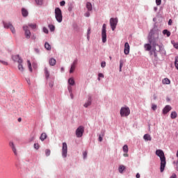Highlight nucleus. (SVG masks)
<instances>
[{
	"label": "nucleus",
	"mask_w": 178,
	"mask_h": 178,
	"mask_svg": "<svg viewBox=\"0 0 178 178\" xmlns=\"http://www.w3.org/2000/svg\"><path fill=\"white\" fill-rule=\"evenodd\" d=\"M159 38V31L158 29H152L149 33V42L144 45L145 51H150V55L154 54L156 58V52H165V49L158 44L156 40Z\"/></svg>",
	"instance_id": "nucleus-1"
},
{
	"label": "nucleus",
	"mask_w": 178,
	"mask_h": 178,
	"mask_svg": "<svg viewBox=\"0 0 178 178\" xmlns=\"http://www.w3.org/2000/svg\"><path fill=\"white\" fill-rule=\"evenodd\" d=\"M156 155L159 156L161 159L160 170L162 172L165 170V166H166V158L165 157V153H163V151L161 149H157L156 151Z\"/></svg>",
	"instance_id": "nucleus-2"
},
{
	"label": "nucleus",
	"mask_w": 178,
	"mask_h": 178,
	"mask_svg": "<svg viewBox=\"0 0 178 178\" xmlns=\"http://www.w3.org/2000/svg\"><path fill=\"white\" fill-rule=\"evenodd\" d=\"M55 17L58 23H62L63 16L62 15V10L59 8H55Z\"/></svg>",
	"instance_id": "nucleus-3"
},
{
	"label": "nucleus",
	"mask_w": 178,
	"mask_h": 178,
	"mask_svg": "<svg viewBox=\"0 0 178 178\" xmlns=\"http://www.w3.org/2000/svg\"><path fill=\"white\" fill-rule=\"evenodd\" d=\"M120 114L122 118L129 116V115H130V108L127 106L122 107L120 111Z\"/></svg>",
	"instance_id": "nucleus-4"
},
{
	"label": "nucleus",
	"mask_w": 178,
	"mask_h": 178,
	"mask_svg": "<svg viewBox=\"0 0 178 178\" xmlns=\"http://www.w3.org/2000/svg\"><path fill=\"white\" fill-rule=\"evenodd\" d=\"M4 29H10L13 34H16V29L10 22H3Z\"/></svg>",
	"instance_id": "nucleus-5"
},
{
	"label": "nucleus",
	"mask_w": 178,
	"mask_h": 178,
	"mask_svg": "<svg viewBox=\"0 0 178 178\" xmlns=\"http://www.w3.org/2000/svg\"><path fill=\"white\" fill-rule=\"evenodd\" d=\"M118 18H111L110 19V25L113 30V31H115V29H116V26H118Z\"/></svg>",
	"instance_id": "nucleus-6"
},
{
	"label": "nucleus",
	"mask_w": 178,
	"mask_h": 178,
	"mask_svg": "<svg viewBox=\"0 0 178 178\" xmlns=\"http://www.w3.org/2000/svg\"><path fill=\"white\" fill-rule=\"evenodd\" d=\"M102 42H106V24H104L102 31Z\"/></svg>",
	"instance_id": "nucleus-7"
},
{
	"label": "nucleus",
	"mask_w": 178,
	"mask_h": 178,
	"mask_svg": "<svg viewBox=\"0 0 178 178\" xmlns=\"http://www.w3.org/2000/svg\"><path fill=\"white\" fill-rule=\"evenodd\" d=\"M83 133H84V127L82 126H80L76 130V136L78 138L83 137Z\"/></svg>",
	"instance_id": "nucleus-8"
},
{
	"label": "nucleus",
	"mask_w": 178,
	"mask_h": 178,
	"mask_svg": "<svg viewBox=\"0 0 178 178\" xmlns=\"http://www.w3.org/2000/svg\"><path fill=\"white\" fill-rule=\"evenodd\" d=\"M62 155L63 158L67 156V144L66 143H63Z\"/></svg>",
	"instance_id": "nucleus-9"
},
{
	"label": "nucleus",
	"mask_w": 178,
	"mask_h": 178,
	"mask_svg": "<svg viewBox=\"0 0 178 178\" xmlns=\"http://www.w3.org/2000/svg\"><path fill=\"white\" fill-rule=\"evenodd\" d=\"M23 30L25 33L26 38L27 39L30 38V37H31V32H30V30H29V26L27 25L24 26Z\"/></svg>",
	"instance_id": "nucleus-10"
},
{
	"label": "nucleus",
	"mask_w": 178,
	"mask_h": 178,
	"mask_svg": "<svg viewBox=\"0 0 178 178\" xmlns=\"http://www.w3.org/2000/svg\"><path fill=\"white\" fill-rule=\"evenodd\" d=\"M124 53L125 55H129V54H130V45L129 44V42H125L124 44Z\"/></svg>",
	"instance_id": "nucleus-11"
},
{
	"label": "nucleus",
	"mask_w": 178,
	"mask_h": 178,
	"mask_svg": "<svg viewBox=\"0 0 178 178\" xmlns=\"http://www.w3.org/2000/svg\"><path fill=\"white\" fill-rule=\"evenodd\" d=\"M13 60L14 62H17L18 63H23V60L20 58V56L19 55H14L12 56Z\"/></svg>",
	"instance_id": "nucleus-12"
},
{
	"label": "nucleus",
	"mask_w": 178,
	"mask_h": 178,
	"mask_svg": "<svg viewBox=\"0 0 178 178\" xmlns=\"http://www.w3.org/2000/svg\"><path fill=\"white\" fill-rule=\"evenodd\" d=\"M172 111V106L167 105L164 107L163 109V115H166L168 112H170Z\"/></svg>",
	"instance_id": "nucleus-13"
},
{
	"label": "nucleus",
	"mask_w": 178,
	"mask_h": 178,
	"mask_svg": "<svg viewBox=\"0 0 178 178\" xmlns=\"http://www.w3.org/2000/svg\"><path fill=\"white\" fill-rule=\"evenodd\" d=\"M76 65H77V60H74L73 63L71 65L70 73H73V72H74V70L76 69Z\"/></svg>",
	"instance_id": "nucleus-14"
},
{
	"label": "nucleus",
	"mask_w": 178,
	"mask_h": 178,
	"mask_svg": "<svg viewBox=\"0 0 178 178\" xmlns=\"http://www.w3.org/2000/svg\"><path fill=\"white\" fill-rule=\"evenodd\" d=\"M9 145L12 148L13 152H14L15 155H17V150H16L15 143H13V142H10Z\"/></svg>",
	"instance_id": "nucleus-15"
},
{
	"label": "nucleus",
	"mask_w": 178,
	"mask_h": 178,
	"mask_svg": "<svg viewBox=\"0 0 178 178\" xmlns=\"http://www.w3.org/2000/svg\"><path fill=\"white\" fill-rule=\"evenodd\" d=\"M143 138L145 141H151L152 140V138L151 137V135L146 134L144 135Z\"/></svg>",
	"instance_id": "nucleus-16"
},
{
	"label": "nucleus",
	"mask_w": 178,
	"mask_h": 178,
	"mask_svg": "<svg viewBox=\"0 0 178 178\" xmlns=\"http://www.w3.org/2000/svg\"><path fill=\"white\" fill-rule=\"evenodd\" d=\"M49 63L50 66H55L56 65V60L55 58H50Z\"/></svg>",
	"instance_id": "nucleus-17"
},
{
	"label": "nucleus",
	"mask_w": 178,
	"mask_h": 178,
	"mask_svg": "<svg viewBox=\"0 0 178 178\" xmlns=\"http://www.w3.org/2000/svg\"><path fill=\"white\" fill-rule=\"evenodd\" d=\"M22 13L24 17H26V16L29 15V11H27V10H26L25 8L22 9Z\"/></svg>",
	"instance_id": "nucleus-18"
},
{
	"label": "nucleus",
	"mask_w": 178,
	"mask_h": 178,
	"mask_svg": "<svg viewBox=\"0 0 178 178\" xmlns=\"http://www.w3.org/2000/svg\"><path fill=\"white\" fill-rule=\"evenodd\" d=\"M47 136L46 133H42L40 137V140H41V141H44V140H46Z\"/></svg>",
	"instance_id": "nucleus-19"
},
{
	"label": "nucleus",
	"mask_w": 178,
	"mask_h": 178,
	"mask_svg": "<svg viewBox=\"0 0 178 178\" xmlns=\"http://www.w3.org/2000/svg\"><path fill=\"white\" fill-rule=\"evenodd\" d=\"M86 8H87L88 10H89V11L92 10V4H91V3H90V2H88L86 3Z\"/></svg>",
	"instance_id": "nucleus-20"
},
{
	"label": "nucleus",
	"mask_w": 178,
	"mask_h": 178,
	"mask_svg": "<svg viewBox=\"0 0 178 178\" xmlns=\"http://www.w3.org/2000/svg\"><path fill=\"white\" fill-rule=\"evenodd\" d=\"M162 83L163 84H170V79L168 78H165L162 80Z\"/></svg>",
	"instance_id": "nucleus-21"
},
{
	"label": "nucleus",
	"mask_w": 178,
	"mask_h": 178,
	"mask_svg": "<svg viewBox=\"0 0 178 178\" xmlns=\"http://www.w3.org/2000/svg\"><path fill=\"white\" fill-rule=\"evenodd\" d=\"M91 105V98H89L88 102L84 104L83 106L84 108H88Z\"/></svg>",
	"instance_id": "nucleus-22"
},
{
	"label": "nucleus",
	"mask_w": 178,
	"mask_h": 178,
	"mask_svg": "<svg viewBox=\"0 0 178 178\" xmlns=\"http://www.w3.org/2000/svg\"><path fill=\"white\" fill-rule=\"evenodd\" d=\"M44 74H45L46 79H49V71H48L47 67L44 68Z\"/></svg>",
	"instance_id": "nucleus-23"
},
{
	"label": "nucleus",
	"mask_w": 178,
	"mask_h": 178,
	"mask_svg": "<svg viewBox=\"0 0 178 178\" xmlns=\"http://www.w3.org/2000/svg\"><path fill=\"white\" fill-rule=\"evenodd\" d=\"M171 119H176L177 118V113L176 111H172L170 115Z\"/></svg>",
	"instance_id": "nucleus-24"
},
{
	"label": "nucleus",
	"mask_w": 178,
	"mask_h": 178,
	"mask_svg": "<svg viewBox=\"0 0 178 178\" xmlns=\"http://www.w3.org/2000/svg\"><path fill=\"white\" fill-rule=\"evenodd\" d=\"M163 34L167 35V37H170V31H168V29L163 30Z\"/></svg>",
	"instance_id": "nucleus-25"
},
{
	"label": "nucleus",
	"mask_w": 178,
	"mask_h": 178,
	"mask_svg": "<svg viewBox=\"0 0 178 178\" xmlns=\"http://www.w3.org/2000/svg\"><path fill=\"white\" fill-rule=\"evenodd\" d=\"M18 63V70H19V72H24V67H23V65L22 64V63Z\"/></svg>",
	"instance_id": "nucleus-26"
},
{
	"label": "nucleus",
	"mask_w": 178,
	"mask_h": 178,
	"mask_svg": "<svg viewBox=\"0 0 178 178\" xmlns=\"http://www.w3.org/2000/svg\"><path fill=\"white\" fill-rule=\"evenodd\" d=\"M68 83L70 84V86H74V79L73 78H70L68 80Z\"/></svg>",
	"instance_id": "nucleus-27"
},
{
	"label": "nucleus",
	"mask_w": 178,
	"mask_h": 178,
	"mask_svg": "<svg viewBox=\"0 0 178 178\" xmlns=\"http://www.w3.org/2000/svg\"><path fill=\"white\" fill-rule=\"evenodd\" d=\"M122 150L125 154H127V152H129V147L127 146V145L123 146Z\"/></svg>",
	"instance_id": "nucleus-28"
},
{
	"label": "nucleus",
	"mask_w": 178,
	"mask_h": 178,
	"mask_svg": "<svg viewBox=\"0 0 178 178\" xmlns=\"http://www.w3.org/2000/svg\"><path fill=\"white\" fill-rule=\"evenodd\" d=\"M126 169V167L124 165H120L118 168V170L120 173H123V171Z\"/></svg>",
	"instance_id": "nucleus-29"
},
{
	"label": "nucleus",
	"mask_w": 178,
	"mask_h": 178,
	"mask_svg": "<svg viewBox=\"0 0 178 178\" xmlns=\"http://www.w3.org/2000/svg\"><path fill=\"white\" fill-rule=\"evenodd\" d=\"M44 48H46L47 49V51H51V45L48 42H45Z\"/></svg>",
	"instance_id": "nucleus-30"
},
{
	"label": "nucleus",
	"mask_w": 178,
	"mask_h": 178,
	"mask_svg": "<svg viewBox=\"0 0 178 178\" xmlns=\"http://www.w3.org/2000/svg\"><path fill=\"white\" fill-rule=\"evenodd\" d=\"M29 27H31L33 30H35L37 29V24H29Z\"/></svg>",
	"instance_id": "nucleus-31"
},
{
	"label": "nucleus",
	"mask_w": 178,
	"mask_h": 178,
	"mask_svg": "<svg viewBox=\"0 0 178 178\" xmlns=\"http://www.w3.org/2000/svg\"><path fill=\"white\" fill-rule=\"evenodd\" d=\"M68 91L70 93L71 99H73L74 96L73 95V93H72V86H68Z\"/></svg>",
	"instance_id": "nucleus-32"
},
{
	"label": "nucleus",
	"mask_w": 178,
	"mask_h": 178,
	"mask_svg": "<svg viewBox=\"0 0 178 178\" xmlns=\"http://www.w3.org/2000/svg\"><path fill=\"white\" fill-rule=\"evenodd\" d=\"M105 136V131H103L102 132V135H100L99 136V141H102V140H103V138H102V137H104Z\"/></svg>",
	"instance_id": "nucleus-33"
},
{
	"label": "nucleus",
	"mask_w": 178,
	"mask_h": 178,
	"mask_svg": "<svg viewBox=\"0 0 178 178\" xmlns=\"http://www.w3.org/2000/svg\"><path fill=\"white\" fill-rule=\"evenodd\" d=\"M37 5H39V6H41L43 3V0H35Z\"/></svg>",
	"instance_id": "nucleus-34"
},
{
	"label": "nucleus",
	"mask_w": 178,
	"mask_h": 178,
	"mask_svg": "<svg viewBox=\"0 0 178 178\" xmlns=\"http://www.w3.org/2000/svg\"><path fill=\"white\" fill-rule=\"evenodd\" d=\"M49 29L50 31H55V26H54L52 24L49 25Z\"/></svg>",
	"instance_id": "nucleus-35"
},
{
	"label": "nucleus",
	"mask_w": 178,
	"mask_h": 178,
	"mask_svg": "<svg viewBox=\"0 0 178 178\" xmlns=\"http://www.w3.org/2000/svg\"><path fill=\"white\" fill-rule=\"evenodd\" d=\"M45 155L46 156H49L51 155V150L49 149L45 150Z\"/></svg>",
	"instance_id": "nucleus-36"
},
{
	"label": "nucleus",
	"mask_w": 178,
	"mask_h": 178,
	"mask_svg": "<svg viewBox=\"0 0 178 178\" xmlns=\"http://www.w3.org/2000/svg\"><path fill=\"white\" fill-rule=\"evenodd\" d=\"M27 63H28V66L30 72H33V68H31V63L30 62V60H28Z\"/></svg>",
	"instance_id": "nucleus-37"
},
{
	"label": "nucleus",
	"mask_w": 178,
	"mask_h": 178,
	"mask_svg": "<svg viewBox=\"0 0 178 178\" xmlns=\"http://www.w3.org/2000/svg\"><path fill=\"white\" fill-rule=\"evenodd\" d=\"M175 65L176 69L178 70V57L175 58Z\"/></svg>",
	"instance_id": "nucleus-38"
},
{
	"label": "nucleus",
	"mask_w": 178,
	"mask_h": 178,
	"mask_svg": "<svg viewBox=\"0 0 178 178\" xmlns=\"http://www.w3.org/2000/svg\"><path fill=\"white\" fill-rule=\"evenodd\" d=\"M122 67H123V61H120V72H122Z\"/></svg>",
	"instance_id": "nucleus-39"
},
{
	"label": "nucleus",
	"mask_w": 178,
	"mask_h": 178,
	"mask_svg": "<svg viewBox=\"0 0 178 178\" xmlns=\"http://www.w3.org/2000/svg\"><path fill=\"white\" fill-rule=\"evenodd\" d=\"M34 148H35V149H39L40 145L38 143H35L34 144Z\"/></svg>",
	"instance_id": "nucleus-40"
},
{
	"label": "nucleus",
	"mask_w": 178,
	"mask_h": 178,
	"mask_svg": "<svg viewBox=\"0 0 178 178\" xmlns=\"http://www.w3.org/2000/svg\"><path fill=\"white\" fill-rule=\"evenodd\" d=\"M156 3L157 6H159V5H161V3H162V0H156Z\"/></svg>",
	"instance_id": "nucleus-41"
},
{
	"label": "nucleus",
	"mask_w": 178,
	"mask_h": 178,
	"mask_svg": "<svg viewBox=\"0 0 178 178\" xmlns=\"http://www.w3.org/2000/svg\"><path fill=\"white\" fill-rule=\"evenodd\" d=\"M90 31H91V28H89L88 30V35H87L88 40L90 39Z\"/></svg>",
	"instance_id": "nucleus-42"
},
{
	"label": "nucleus",
	"mask_w": 178,
	"mask_h": 178,
	"mask_svg": "<svg viewBox=\"0 0 178 178\" xmlns=\"http://www.w3.org/2000/svg\"><path fill=\"white\" fill-rule=\"evenodd\" d=\"M105 66H106V62L102 61L101 63V67H105Z\"/></svg>",
	"instance_id": "nucleus-43"
},
{
	"label": "nucleus",
	"mask_w": 178,
	"mask_h": 178,
	"mask_svg": "<svg viewBox=\"0 0 178 178\" xmlns=\"http://www.w3.org/2000/svg\"><path fill=\"white\" fill-rule=\"evenodd\" d=\"M43 33H44L45 34H48L49 31H48V29H47V27L43 28Z\"/></svg>",
	"instance_id": "nucleus-44"
},
{
	"label": "nucleus",
	"mask_w": 178,
	"mask_h": 178,
	"mask_svg": "<svg viewBox=\"0 0 178 178\" xmlns=\"http://www.w3.org/2000/svg\"><path fill=\"white\" fill-rule=\"evenodd\" d=\"M98 76H99V78H98L99 81L101 80L100 77H102V79H104V74L99 73Z\"/></svg>",
	"instance_id": "nucleus-45"
},
{
	"label": "nucleus",
	"mask_w": 178,
	"mask_h": 178,
	"mask_svg": "<svg viewBox=\"0 0 178 178\" xmlns=\"http://www.w3.org/2000/svg\"><path fill=\"white\" fill-rule=\"evenodd\" d=\"M65 3H66V2L65 1H62L60 2V6H65Z\"/></svg>",
	"instance_id": "nucleus-46"
},
{
	"label": "nucleus",
	"mask_w": 178,
	"mask_h": 178,
	"mask_svg": "<svg viewBox=\"0 0 178 178\" xmlns=\"http://www.w3.org/2000/svg\"><path fill=\"white\" fill-rule=\"evenodd\" d=\"M152 109H153V111H156V105L152 104Z\"/></svg>",
	"instance_id": "nucleus-47"
},
{
	"label": "nucleus",
	"mask_w": 178,
	"mask_h": 178,
	"mask_svg": "<svg viewBox=\"0 0 178 178\" xmlns=\"http://www.w3.org/2000/svg\"><path fill=\"white\" fill-rule=\"evenodd\" d=\"M173 47H174V48H175L176 49H178V43H174V44H173Z\"/></svg>",
	"instance_id": "nucleus-48"
},
{
	"label": "nucleus",
	"mask_w": 178,
	"mask_h": 178,
	"mask_svg": "<svg viewBox=\"0 0 178 178\" xmlns=\"http://www.w3.org/2000/svg\"><path fill=\"white\" fill-rule=\"evenodd\" d=\"M83 159H86V158H87V152H84L83 154Z\"/></svg>",
	"instance_id": "nucleus-49"
},
{
	"label": "nucleus",
	"mask_w": 178,
	"mask_h": 178,
	"mask_svg": "<svg viewBox=\"0 0 178 178\" xmlns=\"http://www.w3.org/2000/svg\"><path fill=\"white\" fill-rule=\"evenodd\" d=\"M172 23H173V21L172 19H169V21H168V26H172Z\"/></svg>",
	"instance_id": "nucleus-50"
},
{
	"label": "nucleus",
	"mask_w": 178,
	"mask_h": 178,
	"mask_svg": "<svg viewBox=\"0 0 178 178\" xmlns=\"http://www.w3.org/2000/svg\"><path fill=\"white\" fill-rule=\"evenodd\" d=\"M85 16L86 17H90V12H87L86 14H85Z\"/></svg>",
	"instance_id": "nucleus-51"
},
{
	"label": "nucleus",
	"mask_w": 178,
	"mask_h": 178,
	"mask_svg": "<svg viewBox=\"0 0 178 178\" xmlns=\"http://www.w3.org/2000/svg\"><path fill=\"white\" fill-rule=\"evenodd\" d=\"M136 178H140V173H137L136 175Z\"/></svg>",
	"instance_id": "nucleus-52"
},
{
	"label": "nucleus",
	"mask_w": 178,
	"mask_h": 178,
	"mask_svg": "<svg viewBox=\"0 0 178 178\" xmlns=\"http://www.w3.org/2000/svg\"><path fill=\"white\" fill-rule=\"evenodd\" d=\"M123 155H124V156H125V157L129 156V154H127V153H124Z\"/></svg>",
	"instance_id": "nucleus-53"
},
{
	"label": "nucleus",
	"mask_w": 178,
	"mask_h": 178,
	"mask_svg": "<svg viewBox=\"0 0 178 178\" xmlns=\"http://www.w3.org/2000/svg\"><path fill=\"white\" fill-rule=\"evenodd\" d=\"M18 122H22V118H18Z\"/></svg>",
	"instance_id": "nucleus-54"
},
{
	"label": "nucleus",
	"mask_w": 178,
	"mask_h": 178,
	"mask_svg": "<svg viewBox=\"0 0 178 178\" xmlns=\"http://www.w3.org/2000/svg\"><path fill=\"white\" fill-rule=\"evenodd\" d=\"M68 10H69V12H72V8L70 7V8H68Z\"/></svg>",
	"instance_id": "nucleus-55"
},
{
	"label": "nucleus",
	"mask_w": 178,
	"mask_h": 178,
	"mask_svg": "<svg viewBox=\"0 0 178 178\" xmlns=\"http://www.w3.org/2000/svg\"><path fill=\"white\" fill-rule=\"evenodd\" d=\"M154 99H156V95H154Z\"/></svg>",
	"instance_id": "nucleus-56"
},
{
	"label": "nucleus",
	"mask_w": 178,
	"mask_h": 178,
	"mask_svg": "<svg viewBox=\"0 0 178 178\" xmlns=\"http://www.w3.org/2000/svg\"><path fill=\"white\" fill-rule=\"evenodd\" d=\"M27 83H28V84H31V83H30V79H28V80H27Z\"/></svg>",
	"instance_id": "nucleus-57"
},
{
	"label": "nucleus",
	"mask_w": 178,
	"mask_h": 178,
	"mask_svg": "<svg viewBox=\"0 0 178 178\" xmlns=\"http://www.w3.org/2000/svg\"><path fill=\"white\" fill-rule=\"evenodd\" d=\"M170 178H176V175H172Z\"/></svg>",
	"instance_id": "nucleus-58"
},
{
	"label": "nucleus",
	"mask_w": 178,
	"mask_h": 178,
	"mask_svg": "<svg viewBox=\"0 0 178 178\" xmlns=\"http://www.w3.org/2000/svg\"><path fill=\"white\" fill-rule=\"evenodd\" d=\"M35 51H36V52H40V51L38 50V49H35Z\"/></svg>",
	"instance_id": "nucleus-59"
},
{
	"label": "nucleus",
	"mask_w": 178,
	"mask_h": 178,
	"mask_svg": "<svg viewBox=\"0 0 178 178\" xmlns=\"http://www.w3.org/2000/svg\"><path fill=\"white\" fill-rule=\"evenodd\" d=\"M3 65H8V63L6 62H3Z\"/></svg>",
	"instance_id": "nucleus-60"
},
{
	"label": "nucleus",
	"mask_w": 178,
	"mask_h": 178,
	"mask_svg": "<svg viewBox=\"0 0 178 178\" xmlns=\"http://www.w3.org/2000/svg\"><path fill=\"white\" fill-rule=\"evenodd\" d=\"M54 86V84H50V87H53Z\"/></svg>",
	"instance_id": "nucleus-61"
},
{
	"label": "nucleus",
	"mask_w": 178,
	"mask_h": 178,
	"mask_svg": "<svg viewBox=\"0 0 178 178\" xmlns=\"http://www.w3.org/2000/svg\"><path fill=\"white\" fill-rule=\"evenodd\" d=\"M109 58H110L111 60H112V57L110 56Z\"/></svg>",
	"instance_id": "nucleus-62"
},
{
	"label": "nucleus",
	"mask_w": 178,
	"mask_h": 178,
	"mask_svg": "<svg viewBox=\"0 0 178 178\" xmlns=\"http://www.w3.org/2000/svg\"><path fill=\"white\" fill-rule=\"evenodd\" d=\"M61 70H63V68H61Z\"/></svg>",
	"instance_id": "nucleus-63"
}]
</instances>
